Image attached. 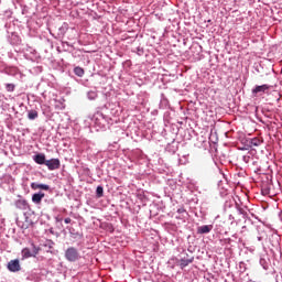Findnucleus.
<instances>
[{"mask_svg": "<svg viewBox=\"0 0 282 282\" xmlns=\"http://www.w3.org/2000/svg\"><path fill=\"white\" fill-rule=\"evenodd\" d=\"M229 221H231V224H232V221H235V216H232V215H229Z\"/></svg>", "mask_w": 282, "mask_h": 282, "instance_id": "obj_30", "label": "nucleus"}, {"mask_svg": "<svg viewBox=\"0 0 282 282\" xmlns=\"http://www.w3.org/2000/svg\"><path fill=\"white\" fill-rule=\"evenodd\" d=\"M268 89H270V85H268V84H263V85H260V86H256V87L252 89V95H253V96H257V94H265V91H268Z\"/></svg>", "mask_w": 282, "mask_h": 282, "instance_id": "obj_8", "label": "nucleus"}, {"mask_svg": "<svg viewBox=\"0 0 282 282\" xmlns=\"http://www.w3.org/2000/svg\"><path fill=\"white\" fill-rule=\"evenodd\" d=\"M45 166H47L48 171H56L61 169V160L58 159L46 160Z\"/></svg>", "mask_w": 282, "mask_h": 282, "instance_id": "obj_5", "label": "nucleus"}, {"mask_svg": "<svg viewBox=\"0 0 282 282\" xmlns=\"http://www.w3.org/2000/svg\"><path fill=\"white\" fill-rule=\"evenodd\" d=\"M213 231V225L198 226L196 229L197 235H208Z\"/></svg>", "mask_w": 282, "mask_h": 282, "instance_id": "obj_7", "label": "nucleus"}, {"mask_svg": "<svg viewBox=\"0 0 282 282\" xmlns=\"http://www.w3.org/2000/svg\"><path fill=\"white\" fill-rule=\"evenodd\" d=\"M193 261H195L194 257L181 258V260H180V268H181V270H184V268H187V265H191V263H193Z\"/></svg>", "mask_w": 282, "mask_h": 282, "instance_id": "obj_12", "label": "nucleus"}, {"mask_svg": "<svg viewBox=\"0 0 282 282\" xmlns=\"http://www.w3.org/2000/svg\"><path fill=\"white\" fill-rule=\"evenodd\" d=\"M31 188H32V191H39V189L40 191H50V185L33 182V183H31Z\"/></svg>", "mask_w": 282, "mask_h": 282, "instance_id": "obj_10", "label": "nucleus"}, {"mask_svg": "<svg viewBox=\"0 0 282 282\" xmlns=\"http://www.w3.org/2000/svg\"><path fill=\"white\" fill-rule=\"evenodd\" d=\"M33 161L35 162V164H40V165H45L47 163V160L45 159V154L44 153H37L35 155H33Z\"/></svg>", "mask_w": 282, "mask_h": 282, "instance_id": "obj_11", "label": "nucleus"}, {"mask_svg": "<svg viewBox=\"0 0 282 282\" xmlns=\"http://www.w3.org/2000/svg\"><path fill=\"white\" fill-rule=\"evenodd\" d=\"M9 272H21V262L19 259H14L8 262L7 265Z\"/></svg>", "mask_w": 282, "mask_h": 282, "instance_id": "obj_4", "label": "nucleus"}, {"mask_svg": "<svg viewBox=\"0 0 282 282\" xmlns=\"http://www.w3.org/2000/svg\"><path fill=\"white\" fill-rule=\"evenodd\" d=\"M70 237H73V239H82L83 235H80L79 232H70Z\"/></svg>", "mask_w": 282, "mask_h": 282, "instance_id": "obj_25", "label": "nucleus"}, {"mask_svg": "<svg viewBox=\"0 0 282 282\" xmlns=\"http://www.w3.org/2000/svg\"><path fill=\"white\" fill-rule=\"evenodd\" d=\"M88 100H96V98H98V90L94 89V90H88L86 94Z\"/></svg>", "mask_w": 282, "mask_h": 282, "instance_id": "obj_16", "label": "nucleus"}, {"mask_svg": "<svg viewBox=\"0 0 282 282\" xmlns=\"http://www.w3.org/2000/svg\"><path fill=\"white\" fill-rule=\"evenodd\" d=\"M109 117L105 116L102 112H96L93 118H90V126L95 127L96 131L100 129H107L109 127Z\"/></svg>", "mask_w": 282, "mask_h": 282, "instance_id": "obj_1", "label": "nucleus"}, {"mask_svg": "<svg viewBox=\"0 0 282 282\" xmlns=\"http://www.w3.org/2000/svg\"><path fill=\"white\" fill-rule=\"evenodd\" d=\"M0 6H1V0H0Z\"/></svg>", "mask_w": 282, "mask_h": 282, "instance_id": "obj_35", "label": "nucleus"}, {"mask_svg": "<svg viewBox=\"0 0 282 282\" xmlns=\"http://www.w3.org/2000/svg\"><path fill=\"white\" fill-rule=\"evenodd\" d=\"M8 41L10 43V45H19V43H21V37H19V35L17 33H11L8 36Z\"/></svg>", "mask_w": 282, "mask_h": 282, "instance_id": "obj_14", "label": "nucleus"}, {"mask_svg": "<svg viewBox=\"0 0 282 282\" xmlns=\"http://www.w3.org/2000/svg\"><path fill=\"white\" fill-rule=\"evenodd\" d=\"M25 56H28V54H32L31 56V61H34L35 58H37V53H36V50H34L33 47L31 46H26L25 48Z\"/></svg>", "mask_w": 282, "mask_h": 282, "instance_id": "obj_15", "label": "nucleus"}, {"mask_svg": "<svg viewBox=\"0 0 282 282\" xmlns=\"http://www.w3.org/2000/svg\"><path fill=\"white\" fill-rule=\"evenodd\" d=\"M105 195V188L102 186H97L96 188V197L100 198Z\"/></svg>", "mask_w": 282, "mask_h": 282, "instance_id": "obj_21", "label": "nucleus"}, {"mask_svg": "<svg viewBox=\"0 0 282 282\" xmlns=\"http://www.w3.org/2000/svg\"><path fill=\"white\" fill-rule=\"evenodd\" d=\"M4 89H6V91H9L10 94H12V91H14V89H17V85H14V84H4Z\"/></svg>", "mask_w": 282, "mask_h": 282, "instance_id": "obj_22", "label": "nucleus"}, {"mask_svg": "<svg viewBox=\"0 0 282 282\" xmlns=\"http://www.w3.org/2000/svg\"><path fill=\"white\" fill-rule=\"evenodd\" d=\"M41 252V247L34 245V242H31V249L30 248H23L21 251L22 260L31 259L32 257H36Z\"/></svg>", "mask_w": 282, "mask_h": 282, "instance_id": "obj_3", "label": "nucleus"}, {"mask_svg": "<svg viewBox=\"0 0 282 282\" xmlns=\"http://www.w3.org/2000/svg\"><path fill=\"white\" fill-rule=\"evenodd\" d=\"M159 107H160V109H169V99H166V97H164V95H162V97H161Z\"/></svg>", "mask_w": 282, "mask_h": 282, "instance_id": "obj_17", "label": "nucleus"}, {"mask_svg": "<svg viewBox=\"0 0 282 282\" xmlns=\"http://www.w3.org/2000/svg\"><path fill=\"white\" fill-rule=\"evenodd\" d=\"M0 202H1V198H0Z\"/></svg>", "mask_w": 282, "mask_h": 282, "instance_id": "obj_36", "label": "nucleus"}, {"mask_svg": "<svg viewBox=\"0 0 282 282\" xmlns=\"http://www.w3.org/2000/svg\"><path fill=\"white\" fill-rule=\"evenodd\" d=\"M74 74L75 76H78V78H83V76H85V69H83L80 66H76L74 68Z\"/></svg>", "mask_w": 282, "mask_h": 282, "instance_id": "obj_18", "label": "nucleus"}, {"mask_svg": "<svg viewBox=\"0 0 282 282\" xmlns=\"http://www.w3.org/2000/svg\"><path fill=\"white\" fill-rule=\"evenodd\" d=\"M43 246H44V248H48V250H52V248H54V241L45 240Z\"/></svg>", "mask_w": 282, "mask_h": 282, "instance_id": "obj_23", "label": "nucleus"}, {"mask_svg": "<svg viewBox=\"0 0 282 282\" xmlns=\"http://www.w3.org/2000/svg\"><path fill=\"white\" fill-rule=\"evenodd\" d=\"M64 224H72V218H69V217L65 218Z\"/></svg>", "mask_w": 282, "mask_h": 282, "instance_id": "obj_28", "label": "nucleus"}, {"mask_svg": "<svg viewBox=\"0 0 282 282\" xmlns=\"http://www.w3.org/2000/svg\"><path fill=\"white\" fill-rule=\"evenodd\" d=\"M46 204H51V206H54V198H50L45 200Z\"/></svg>", "mask_w": 282, "mask_h": 282, "instance_id": "obj_27", "label": "nucleus"}, {"mask_svg": "<svg viewBox=\"0 0 282 282\" xmlns=\"http://www.w3.org/2000/svg\"><path fill=\"white\" fill-rule=\"evenodd\" d=\"M236 210L238 215H241L245 219H250V216H248V207L241 206L236 203Z\"/></svg>", "mask_w": 282, "mask_h": 282, "instance_id": "obj_9", "label": "nucleus"}, {"mask_svg": "<svg viewBox=\"0 0 282 282\" xmlns=\"http://www.w3.org/2000/svg\"><path fill=\"white\" fill-rule=\"evenodd\" d=\"M249 145L250 147H261V140H259L258 138H253L249 141Z\"/></svg>", "mask_w": 282, "mask_h": 282, "instance_id": "obj_20", "label": "nucleus"}, {"mask_svg": "<svg viewBox=\"0 0 282 282\" xmlns=\"http://www.w3.org/2000/svg\"><path fill=\"white\" fill-rule=\"evenodd\" d=\"M240 269H243V270H246V263H243V262H240Z\"/></svg>", "mask_w": 282, "mask_h": 282, "instance_id": "obj_31", "label": "nucleus"}, {"mask_svg": "<svg viewBox=\"0 0 282 282\" xmlns=\"http://www.w3.org/2000/svg\"><path fill=\"white\" fill-rule=\"evenodd\" d=\"M59 32H62V34H65V29L64 28H59Z\"/></svg>", "mask_w": 282, "mask_h": 282, "instance_id": "obj_32", "label": "nucleus"}, {"mask_svg": "<svg viewBox=\"0 0 282 282\" xmlns=\"http://www.w3.org/2000/svg\"><path fill=\"white\" fill-rule=\"evenodd\" d=\"M260 265L263 268V270H268V260H265L264 258H260Z\"/></svg>", "mask_w": 282, "mask_h": 282, "instance_id": "obj_24", "label": "nucleus"}, {"mask_svg": "<svg viewBox=\"0 0 282 282\" xmlns=\"http://www.w3.org/2000/svg\"><path fill=\"white\" fill-rule=\"evenodd\" d=\"M28 118H29V120H36V118H39V111L30 110L28 112Z\"/></svg>", "mask_w": 282, "mask_h": 282, "instance_id": "obj_19", "label": "nucleus"}, {"mask_svg": "<svg viewBox=\"0 0 282 282\" xmlns=\"http://www.w3.org/2000/svg\"><path fill=\"white\" fill-rule=\"evenodd\" d=\"M258 241H263V237L258 236Z\"/></svg>", "mask_w": 282, "mask_h": 282, "instance_id": "obj_33", "label": "nucleus"}, {"mask_svg": "<svg viewBox=\"0 0 282 282\" xmlns=\"http://www.w3.org/2000/svg\"><path fill=\"white\" fill-rule=\"evenodd\" d=\"M44 197H45V193H43V192L34 193L32 195V202H33V204L39 205V204H41V202H43Z\"/></svg>", "mask_w": 282, "mask_h": 282, "instance_id": "obj_13", "label": "nucleus"}, {"mask_svg": "<svg viewBox=\"0 0 282 282\" xmlns=\"http://www.w3.org/2000/svg\"><path fill=\"white\" fill-rule=\"evenodd\" d=\"M242 161L245 162V164H249L250 163V155H243Z\"/></svg>", "mask_w": 282, "mask_h": 282, "instance_id": "obj_26", "label": "nucleus"}, {"mask_svg": "<svg viewBox=\"0 0 282 282\" xmlns=\"http://www.w3.org/2000/svg\"><path fill=\"white\" fill-rule=\"evenodd\" d=\"M64 257L66 261H69V263H76V261L82 259L80 251H78V248L76 247H68L64 251Z\"/></svg>", "mask_w": 282, "mask_h": 282, "instance_id": "obj_2", "label": "nucleus"}, {"mask_svg": "<svg viewBox=\"0 0 282 282\" xmlns=\"http://www.w3.org/2000/svg\"><path fill=\"white\" fill-rule=\"evenodd\" d=\"M15 208L19 210H30V203H28L24 198H19L14 202Z\"/></svg>", "mask_w": 282, "mask_h": 282, "instance_id": "obj_6", "label": "nucleus"}, {"mask_svg": "<svg viewBox=\"0 0 282 282\" xmlns=\"http://www.w3.org/2000/svg\"><path fill=\"white\" fill-rule=\"evenodd\" d=\"M246 228H247L246 226H242V230H241V232H243V230H246Z\"/></svg>", "mask_w": 282, "mask_h": 282, "instance_id": "obj_34", "label": "nucleus"}, {"mask_svg": "<svg viewBox=\"0 0 282 282\" xmlns=\"http://www.w3.org/2000/svg\"><path fill=\"white\" fill-rule=\"evenodd\" d=\"M177 213H178L180 215H182V213H186V210H185L184 208H180V209H177Z\"/></svg>", "mask_w": 282, "mask_h": 282, "instance_id": "obj_29", "label": "nucleus"}]
</instances>
